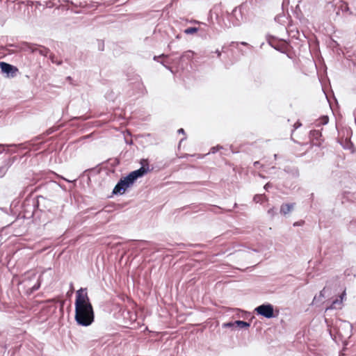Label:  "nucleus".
I'll return each mask as SVG.
<instances>
[{
    "instance_id": "1",
    "label": "nucleus",
    "mask_w": 356,
    "mask_h": 356,
    "mask_svg": "<svg viewBox=\"0 0 356 356\" xmlns=\"http://www.w3.org/2000/svg\"><path fill=\"white\" fill-rule=\"evenodd\" d=\"M74 305L76 323L83 327L90 325L94 322L95 314L86 289L81 288L76 291Z\"/></svg>"
},
{
    "instance_id": "2",
    "label": "nucleus",
    "mask_w": 356,
    "mask_h": 356,
    "mask_svg": "<svg viewBox=\"0 0 356 356\" xmlns=\"http://www.w3.org/2000/svg\"><path fill=\"white\" fill-rule=\"evenodd\" d=\"M140 163L142 166L139 169L131 172L126 177L120 179L113 190V194H123L137 179L143 177L149 171L147 160L143 159Z\"/></svg>"
},
{
    "instance_id": "3",
    "label": "nucleus",
    "mask_w": 356,
    "mask_h": 356,
    "mask_svg": "<svg viewBox=\"0 0 356 356\" xmlns=\"http://www.w3.org/2000/svg\"><path fill=\"white\" fill-rule=\"evenodd\" d=\"M130 86L132 89V92L130 95L143 96L147 93V90L144 86L140 76L135 75L132 79H129Z\"/></svg>"
},
{
    "instance_id": "4",
    "label": "nucleus",
    "mask_w": 356,
    "mask_h": 356,
    "mask_svg": "<svg viewBox=\"0 0 356 356\" xmlns=\"http://www.w3.org/2000/svg\"><path fill=\"white\" fill-rule=\"evenodd\" d=\"M254 312L257 315H260L266 318H272L275 317L274 307L271 304H262L254 309Z\"/></svg>"
},
{
    "instance_id": "5",
    "label": "nucleus",
    "mask_w": 356,
    "mask_h": 356,
    "mask_svg": "<svg viewBox=\"0 0 356 356\" xmlns=\"http://www.w3.org/2000/svg\"><path fill=\"white\" fill-rule=\"evenodd\" d=\"M0 68L3 74H6L8 77H14L18 71L17 68L9 63L5 62H0Z\"/></svg>"
},
{
    "instance_id": "6",
    "label": "nucleus",
    "mask_w": 356,
    "mask_h": 356,
    "mask_svg": "<svg viewBox=\"0 0 356 356\" xmlns=\"http://www.w3.org/2000/svg\"><path fill=\"white\" fill-rule=\"evenodd\" d=\"M16 160V157H9L3 160L1 165L0 166V178L3 177L8 169L11 167V165L14 163Z\"/></svg>"
},
{
    "instance_id": "7",
    "label": "nucleus",
    "mask_w": 356,
    "mask_h": 356,
    "mask_svg": "<svg viewBox=\"0 0 356 356\" xmlns=\"http://www.w3.org/2000/svg\"><path fill=\"white\" fill-rule=\"evenodd\" d=\"M243 8H244V6L243 5H241L238 7H236L232 10V16L233 17H234L235 19H236V22H234V24L235 25H239L241 24V21H243V13H242Z\"/></svg>"
},
{
    "instance_id": "8",
    "label": "nucleus",
    "mask_w": 356,
    "mask_h": 356,
    "mask_svg": "<svg viewBox=\"0 0 356 356\" xmlns=\"http://www.w3.org/2000/svg\"><path fill=\"white\" fill-rule=\"evenodd\" d=\"M346 291H344L340 296L339 298H337L336 300H333L332 302L331 306L328 309H339L342 307V303L343 300L346 298Z\"/></svg>"
},
{
    "instance_id": "9",
    "label": "nucleus",
    "mask_w": 356,
    "mask_h": 356,
    "mask_svg": "<svg viewBox=\"0 0 356 356\" xmlns=\"http://www.w3.org/2000/svg\"><path fill=\"white\" fill-rule=\"evenodd\" d=\"M284 170L293 178H297L299 177V170L298 168L296 166H286Z\"/></svg>"
},
{
    "instance_id": "10",
    "label": "nucleus",
    "mask_w": 356,
    "mask_h": 356,
    "mask_svg": "<svg viewBox=\"0 0 356 356\" xmlns=\"http://www.w3.org/2000/svg\"><path fill=\"white\" fill-rule=\"evenodd\" d=\"M295 203L282 204L280 207V213L286 215L290 213L294 208Z\"/></svg>"
},
{
    "instance_id": "11",
    "label": "nucleus",
    "mask_w": 356,
    "mask_h": 356,
    "mask_svg": "<svg viewBox=\"0 0 356 356\" xmlns=\"http://www.w3.org/2000/svg\"><path fill=\"white\" fill-rule=\"evenodd\" d=\"M194 53L192 51H186L182 54L179 58L180 61L191 60L193 57Z\"/></svg>"
},
{
    "instance_id": "12",
    "label": "nucleus",
    "mask_w": 356,
    "mask_h": 356,
    "mask_svg": "<svg viewBox=\"0 0 356 356\" xmlns=\"http://www.w3.org/2000/svg\"><path fill=\"white\" fill-rule=\"evenodd\" d=\"M235 327H238L239 328H248L250 326V323L246 321L237 320L234 321Z\"/></svg>"
},
{
    "instance_id": "13",
    "label": "nucleus",
    "mask_w": 356,
    "mask_h": 356,
    "mask_svg": "<svg viewBox=\"0 0 356 356\" xmlns=\"http://www.w3.org/2000/svg\"><path fill=\"white\" fill-rule=\"evenodd\" d=\"M309 136L312 138L318 140L321 136V132L319 130H312L309 132Z\"/></svg>"
},
{
    "instance_id": "14",
    "label": "nucleus",
    "mask_w": 356,
    "mask_h": 356,
    "mask_svg": "<svg viewBox=\"0 0 356 356\" xmlns=\"http://www.w3.org/2000/svg\"><path fill=\"white\" fill-rule=\"evenodd\" d=\"M37 44L25 43L26 49L30 51L31 53L37 52L38 48L36 47Z\"/></svg>"
},
{
    "instance_id": "15",
    "label": "nucleus",
    "mask_w": 356,
    "mask_h": 356,
    "mask_svg": "<svg viewBox=\"0 0 356 356\" xmlns=\"http://www.w3.org/2000/svg\"><path fill=\"white\" fill-rule=\"evenodd\" d=\"M41 48L38 49L37 52H38L40 55L44 56H47L48 54L49 53L50 50L44 47L40 46Z\"/></svg>"
},
{
    "instance_id": "16",
    "label": "nucleus",
    "mask_w": 356,
    "mask_h": 356,
    "mask_svg": "<svg viewBox=\"0 0 356 356\" xmlns=\"http://www.w3.org/2000/svg\"><path fill=\"white\" fill-rule=\"evenodd\" d=\"M199 29L197 27H189L184 31V33L186 35L193 34L198 31Z\"/></svg>"
},
{
    "instance_id": "17",
    "label": "nucleus",
    "mask_w": 356,
    "mask_h": 356,
    "mask_svg": "<svg viewBox=\"0 0 356 356\" xmlns=\"http://www.w3.org/2000/svg\"><path fill=\"white\" fill-rule=\"evenodd\" d=\"M329 118L327 115L322 116L318 120L317 125H325L328 123Z\"/></svg>"
},
{
    "instance_id": "18",
    "label": "nucleus",
    "mask_w": 356,
    "mask_h": 356,
    "mask_svg": "<svg viewBox=\"0 0 356 356\" xmlns=\"http://www.w3.org/2000/svg\"><path fill=\"white\" fill-rule=\"evenodd\" d=\"M264 199H266V196L264 195H256L253 198L256 203H261Z\"/></svg>"
},
{
    "instance_id": "19",
    "label": "nucleus",
    "mask_w": 356,
    "mask_h": 356,
    "mask_svg": "<svg viewBox=\"0 0 356 356\" xmlns=\"http://www.w3.org/2000/svg\"><path fill=\"white\" fill-rule=\"evenodd\" d=\"M340 10L342 12H348L350 15L352 14V12L350 10V8L347 3H343L340 6Z\"/></svg>"
},
{
    "instance_id": "20",
    "label": "nucleus",
    "mask_w": 356,
    "mask_h": 356,
    "mask_svg": "<svg viewBox=\"0 0 356 356\" xmlns=\"http://www.w3.org/2000/svg\"><path fill=\"white\" fill-rule=\"evenodd\" d=\"M41 277L42 275H40L37 281V283L35 284H34L32 287H31V291L33 292V291H37L38 289H39V288L40 287V284H41V282H42V280H41Z\"/></svg>"
},
{
    "instance_id": "21",
    "label": "nucleus",
    "mask_w": 356,
    "mask_h": 356,
    "mask_svg": "<svg viewBox=\"0 0 356 356\" xmlns=\"http://www.w3.org/2000/svg\"><path fill=\"white\" fill-rule=\"evenodd\" d=\"M266 40H267V42H268V44H269L271 47H274L275 49H276V47H275V46L274 45V44H273V42H274V40H275V37H273V36H270V35H267V36H266Z\"/></svg>"
},
{
    "instance_id": "22",
    "label": "nucleus",
    "mask_w": 356,
    "mask_h": 356,
    "mask_svg": "<svg viewBox=\"0 0 356 356\" xmlns=\"http://www.w3.org/2000/svg\"><path fill=\"white\" fill-rule=\"evenodd\" d=\"M49 58H50V60H51V62H52L53 63H56V65H61V64H62V61H60V60H59V61H58V60H57V59H56V58L55 55H54V54H50V56H49Z\"/></svg>"
},
{
    "instance_id": "23",
    "label": "nucleus",
    "mask_w": 356,
    "mask_h": 356,
    "mask_svg": "<svg viewBox=\"0 0 356 356\" xmlns=\"http://www.w3.org/2000/svg\"><path fill=\"white\" fill-rule=\"evenodd\" d=\"M220 149H222V147L220 145H217L216 147H213L211 148L209 153L215 154Z\"/></svg>"
},
{
    "instance_id": "24",
    "label": "nucleus",
    "mask_w": 356,
    "mask_h": 356,
    "mask_svg": "<svg viewBox=\"0 0 356 356\" xmlns=\"http://www.w3.org/2000/svg\"><path fill=\"white\" fill-rule=\"evenodd\" d=\"M276 210L274 207L270 208L268 210V213L271 216L273 217L276 214Z\"/></svg>"
},
{
    "instance_id": "25",
    "label": "nucleus",
    "mask_w": 356,
    "mask_h": 356,
    "mask_svg": "<svg viewBox=\"0 0 356 356\" xmlns=\"http://www.w3.org/2000/svg\"><path fill=\"white\" fill-rule=\"evenodd\" d=\"M345 149H352L353 147V145L350 141H346V145L343 146Z\"/></svg>"
},
{
    "instance_id": "26",
    "label": "nucleus",
    "mask_w": 356,
    "mask_h": 356,
    "mask_svg": "<svg viewBox=\"0 0 356 356\" xmlns=\"http://www.w3.org/2000/svg\"><path fill=\"white\" fill-rule=\"evenodd\" d=\"M223 327H235V323L234 322H228L223 324Z\"/></svg>"
},
{
    "instance_id": "27",
    "label": "nucleus",
    "mask_w": 356,
    "mask_h": 356,
    "mask_svg": "<svg viewBox=\"0 0 356 356\" xmlns=\"http://www.w3.org/2000/svg\"><path fill=\"white\" fill-rule=\"evenodd\" d=\"M301 125H302V124H301L300 122H296V123L294 124V125H293L294 129H293V131L294 130H296V129H298V128L300 127H301Z\"/></svg>"
},
{
    "instance_id": "28",
    "label": "nucleus",
    "mask_w": 356,
    "mask_h": 356,
    "mask_svg": "<svg viewBox=\"0 0 356 356\" xmlns=\"http://www.w3.org/2000/svg\"><path fill=\"white\" fill-rule=\"evenodd\" d=\"M104 43H103V42H100V41H99V47H98L99 50V51H103V50H104Z\"/></svg>"
},
{
    "instance_id": "29",
    "label": "nucleus",
    "mask_w": 356,
    "mask_h": 356,
    "mask_svg": "<svg viewBox=\"0 0 356 356\" xmlns=\"http://www.w3.org/2000/svg\"><path fill=\"white\" fill-rule=\"evenodd\" d=\"M283 17H284V16H283V15H277V16L275 17V20L278 22H281V19L283 18Z\"/></svg>"
},
{
    "instance_id": "30",
    "label": "nucleus",
    "mask_w": 356,
    "mask_h": 356,
    "mask_svg": "<svg viewBox=\"0 0 356 356\" xmlns=\"http://www.w3.org/2000/svg\"><path fill=\"white\" fill-rule=\"evenodd\" d=\"M271 187V184L270 183H267L265 186H264V189L268 191L269 188Z\"/></svg>"
},
{
    "instance_id": "31",
    "label": "nucleus",
    "mask_w": 356,
    "mask_h": 356,
    "mask_svg": "<svg viewBox=\"0 0 356 356\" xmlns=\"http://www.w3.org/2000/svg\"><path fill=\"white\" fill-rule=\"evenodd\" d=\"M215 53L217 54V56H218V58H220V56H221V51H219V50H218V49H217V50L215 51Z\"/></svg>"
},
{
    "instance_id": "32",
    "label": "nucleus",
    "mask_w": 356,
    "mask_h": 356,
    "mask_svg": "<svg viewBox=\"0 0 356 356\" xmlns=\"http://www.w3.org/2000/svg\"><path fill=\"white\" fill-rule=\"evenodd\" d=\"M240 44H242V45H244V46H248V47H252V46H250L249 44H248L245 42H241Z\"/></svg>"
},
{
    "instance_id": "33",
    "label": "nucleus",
    "mask_w": 356,
    "mask_h": 356,
    "mask_svg": "<svg viewBox=\"0 0 356 356\" xmlns=\"http://www.w3.org/2000/svg\"><path fill=\"white\" fill-rule=\"evenodd\" d=\"M167 56L164 55V54H162L160 56V57H166ZM159 58V56H154V60H156L158 58Z\"/></svg>"
},
{
    "instance_id": "34",
    "label": "nucleus",
    "mask_w": 356,
    "mask_h": 356,
    "mask_svg": "<svg viewBox=\"0 0 356 356\" xmlns=\"http://www.w3.org/2000/svg\"><path fill=\"white\" fill-rule=\"evenodd\" d=\"M325 288L320 292V297H324Z\"/></svg>"
},
{
    "instance_id": "35",
    "label": "nucleus",
    "mask_w": 356,
    "mask_h": 356,
    "mask_svg": "<svg viewBox=\"0 0 356 356\" xmlns=\"http://www.w3.org/2000/svg\"><path fill=\"white\" fill-rule=\"evenodd\" d=\"M4 150V145H0V153Z\"/></svg>"
},
{
    "instance_id": "36",
    "label": "nucleus",
    "mask_w": 356,
    "mask_h": 356,
    "mask_svg": "<svg viewBox=\"0 0 356 356\" xmlns=\"http://www.w3.org/2000/svg\"><path fill=\"white\" fill-rule=\"evenodd\" d=\"M353 115L355 117V124H356V108L354 110Z\"/></svg>"
},
{
    "instance_id": "37",
    "label": "nucleus",
    "mask_w": 356,
    "mask_h": 356,
    "mask_svg": "<svg viewBox=\"0 0 356 356\" xmlns=\"http://www.w3.org/2000/svg\"><path fill=\"white\" fill-rule=\"evenodd\" d=\"M178 133H179V134H180V133H181V134H184V130L183 129H179L178 130Z\"/></svg>"
},
{
    "instance_id": "38",
    "label": "nucleus",
    "mask_w": 356,
    "mask_h": 356,
    "mask_svg": "<svg viewBox=\"0 0 356 356\" xmlns=\"http://www.w3.org/2000/svg\"><path fill=\"white\" fill-rule=\"evenodd\" d=\"M193 23H195V24H200V22H198V21H196V20H194L192 22Z\"/></svg>"
},
{
    "instance_id": "39",
    "label": "nucleus",
    "mask_w": 356,
    "mask_h": 356,
    "mask_svg": "<svg viewBox=\"0 0 356 356\" xmlns=\"http://www.w3.org/2000/svg\"><path fill=\"white\" fill-rule=\"evenodd\" d=\"M258 164H259V162H258V161H256V162H254V166L258 165Z\"/></svg>"
},
{
    "instance_id": "40",
    "label": "nucleus",
    "mask_w": 356,
    "mask_h": 356,
    "mask_svg": "<svg viewBox=\"0 0 356 356\" xmlns=\"http://www.w3.org/2000/svg\"><path fill=\"white\" fill-rule=\"evenodd\" d=\"M4 19L3 17H1V16L0 15V21H3Z\"/></svg>"
},
{
    "instance_id": "41",
    "label": "nucleus",
    "mask_w": 356,
    "mask_h": 356,
    "mask_svg": "<svg viewBox=\"0 0 356 356\" xmlns=\"http://www.w3.org/2000/svg\"><path fill=\"white\" fill-rule=\"evenodd\" d=\"M8 1L15 2L16 0H7Z\"/></svg>"
},
{
    "instance_id": "42",
    "label": "nucleus",
    "mask_w": 356,
    "mask_h": 356,
    "mask_svg": "<svg viewBox=\"0 0 356 356\" xmlns=\"http://www.w3.org/2000/svg\"><path fill=\"white\" fill-rule=\"evenodd\" d=\"M314 197V193H312L311 194V198H313Z\"/></svg>"
},
{
    "instance_id": "43",
    "label": "nucleus",
    "mask_w": 356,
    "mask_h": 356,
    "mask_svg": "<svg viewBox=\"0 0 356 356\" xmlns=\"http://www.w3.org/2000/svg\"><path fill=\"white\" fill-rule=\"evenodd\" d=\"M274 156H275V158L276 159V158H277V154H275V155H274Z\"/></svg>"
},
{
    "instance_id": "44",
    "label": "nucleus",
    "mask_w": 356,
    "mask_h": 356,
    "mask_svg": "<svg viewBox=\"0 0 356 356\" xmlns=\"http://www.w3.org/2000/svg\"><path fill=\"white\" fill-rule=\"evenodd\" d=\"M293 225H294V226H296V225H297V222H295V223L293 224Z\"/></svg>"
},
{
    "instance_id": "45",
    "label": "nucleus",
    "mask_w": 356,
    "mask_h": 356,
    "mask_svg": "<svg viewBox=\"0 0 356 356\" xmlns=\"http://www.w3.org/2000/svg\"><path fill=\"white\" fill-rule=\"evenodd\" d=\"M343 355H343V354H342V355H341L340 356H343Z\"/></svg>"
},
{
    "instance_id": "46",
    "label": "nucleus",
    "mask_w": 356,
    "mask_h": 356,
    "mask_svg": "<svg viewBox=\"0 0 356 356\" xmlns=\"http://www.w3.org/2000/svg\"><path fill=\"white\" fill-rule=\"evenodd\" d=\"M2 1V0H0V3Z\"/></svg>"
}]
</instances>
